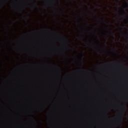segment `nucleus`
I'll list each match as a JSON object with an SVG mask.
<instances>
[{
    "mask_svg": "<svg viewBox=\"0 0 128 128\" xmlns=\"http://www.w3.org/2000/svg\"><path fill=\"white\" fill-rule=\"evenodd\" d=\"M123 12H124V14H126V18H125V20L126 22H127V24H128V15L126 14V11H124V10H123Z\"/></svg>",
    "mask_w": 128,
    "mask_h": 128,
    "instance_id": "nucleus-1",
    "label": "nucleus"
},
{
    "mask_svg": "<svg viewBox=\"0 0 128 128\" xmlns=\"http://www.w3.org/2000/svg\"><path fill=\"white\" fill-rule=\"evenodd\" d=\"M122 119H121L120 121L118 124H117V126H122Z\"/></svg>",
    "mask_w": 128,
    "mask_h": 128,
    "instance_id": "nucleus-2",
    "label": "nucleus"
},
{
    "mask_svg": "<svg viewBox=\"0 0 128 128\" xmlns=\"http://www.w3.org/2000/svg\"><path fill=\"white\" fill-rule=\"evenodd\" d=\"M65 44H66L67 48H68V40H65Z\"/></svg>",
    "mask_w": 128,
    "mask_h": 128,
    "instance_id": "nucleus-3",
    "label": "nucleus"
},
{
    "mask_svg": "<svg viewBox=\"0 0 128 128\" xmlns=\"http://www.w3.org/2000/svg\"><path fill=\"white\" fill-rule=\"evenodd\" d=\"M120 28L122 32V30H124V28Z\"/></svg>",
    "mask_w": 128,
    "mask_h": 128,
    "instance_id": "nucleus-4",
    "label": "nucleus"
},
{
    "mask_svg": "<svg viewBox=\"0 0 128 128\" xmlns=\"http://www.w3.org/2000/svg\"><path fill=\"white\" fill-rule=\"evenodd\" d=\"M81 64H84V62H82V59H81Z\"/></svg>",
    "mask_w": 128,
    "mask_h": 128,
    "instance_id": "nucleus-5",
    "label": "nucleus"
},
{
    "mask_svg": "<svg viewBox=\"0 0 128 128\" xmlns=\"http://www.w3.org/2000/svg\"><path fill=\"white\" fill-rule=\"evenodd\" d=\"M122 66L123 68H126V66H124V64H122Z\"/></svg>",
    "mask_w": 128,
    "mask_h": 128,
    "instance_id": "nucleus-6",
    "label": "nucleus"
},
{
    "mask_svg": "<svg viewBox=\"0 0 128 128\" xmlns=\"http://www.w3.org/2000/svg\"><path fill=\"white\" fill-rule=\"evenodd\" d=\"M121 116H122V118H124V114H122V115H121Z\"/></svg>",
    "mask_w": 128,
    "mask_h": 128,
    "instance_id": "nucleus-7",
    "label": "nucleus"
},
{
    "mask_svg": "<svg viewBox=\"0 0 128 128\" xmlns=\"http://www.w3.org/2000/svg\"><path fill=\"white\" fill-rule=\"evenodd\" d=\"M34 6H36V3H34Z\"/></svg>",
    "mask_w": 128,
    "mask_h": 128,
    "instance_id": "nucleus-8",
    "label": "nucleus"
},
{
    "mask_svg": "<svg viewBox=\"0 0 128 128\" xmlns=\"http://www.w3.org/2000/svg\"><path fill=\"white\" fill-rule=\"evenodd\" d=\"M126 8H128V4L126 3Z\"/></svg>",
    "mask_w": 128,
    "mask_h": 128,
    "instance_id": "nucleus-9",
    "label": "nucleus"
},
{
    "mask_svg": "<svg viewBox=\"0 0 128 128\" xmlns=\"http://www.w3.org/2000/svg\"><path fill=\"white\" fill-rule=\"evenodd\" d=\"M120 0H116V2H118V1H119Z\"/></svg>",
    "mask_w": 128,
    "mask_h": 128,
    "instance_id": "nucleus-10",
    "label": "nucleus"
},
{
    "mask_svg": "<svg viewBox=\"0 0 128 128\" xmlns=\"http://www.w3.org/2000/svg\"><path fill=\"white\" fill-rule=\"evenodd\" d=\"M116 6H118V3L116 4Z\"/></svg>",
    "mask_w": 128,
    "mask_h": 128,
    "instance_id": "nucleus-11",
    "label": "nucleus"
},
{
    "mask_svg": "<svg viewBox=\"0 0 128 128\" xmlns=\"http://www.w3.org/2000/svg\"><path fill=\"white\" fill-rule=\"evenodd\" d=\"M32 2H34V0H31Z\"/></svg>",
    "mask_w": 128,
    "mask_h": 128,
    "instance_id": "nucleus-12",
    "label": "nucleus"
},
{
    "mask_svg": "<svg viewBox=\"0 0 128 128\" xmlns=\"http://www.w3.org/2000/svg\"><path fill=\"white\" fill-rule=\"evenodd\" d=\"M118 22H120V20H118Z\"/></svg>",
    "mask_w": 128,
    "mask_h": 128,
    "instance_id": "nucleus-13",
    "label": "nucleus"
},
{
    "mask_svg": "<svg viewBox=\"0 0 128 128\" xmlns=\"http://www.w3.org/2000/svg\"><path fill=\"white\" fill-rule=\"evenodd\" d=\"M112 34V36H114V34L113 33H111Z\"/></svg>",
    "mask_w": 128,
    "mask_h": 128,
    "instance_id": "nucleus-14",
    "label": "nucleus"
},
{
    "mask_svg": "<svg viewBox=\"0 0 128 128\" xmlns=\"http://www.w3.org/2000/svg\"><path fill=\"white\" fill-rule=\"evenodd\" d=\"M96 38H97L98 40V37H96Z\"/></svg>",
    "mask_w": 128,
    "mask_h": 128,
    "instance_id": "nucleus-15",
    "label": "nucleus"
},
{
    "mask_svg": "<svg viewBox=\"0 0 128 128\" xmlns=\"http://www.w3.org/2000/svg\"><path fill=\"white\" fill-rule=\"evenodd\" d=\"M96 18V15H95Z\"/></svg>",
    "mask_w": 128,
    "mask_h": 128,
    "instance_id": "nucleus-16",
    "label": "nucleus"
},
{
    "mask_svg": "<svg viewBox=\"0 0 128 128\" xmlns=\"http://www.w3.org/2000/svg\"><path fill=\"white\" fill-rule=\"evenodd\" d=\"M26 20H28V18H26Z\"/></svg>",
    "mask_w": 128,
    "mask_h": 128,
    "instance_id": "nucleus-17",
    "label": "nucleus"
},
{
    "mask_svg": "<svg viewBox=\"0 0 128 128\" xmlns=\"http://www.w3.org/2000/svg\"><path fill=\"white\" fill-rule=\"evenodd\" d=\"M127 118L128 119V116H127Z\"/></svg>",
    "mask_w": 128,
    "mask_h": 128,
    "instance_id": "nucleus-18",
    "label": "nucleus"
},
{
    "mask_svg": "<svg viewBox=\"0 0 128 128\" xmlns=\"http://www.w3.org/2000/svg\"><path fill=\"white\" fill-rule=\"evenodd\" d=\"M87 44H88V43H87Z\"/></svg>",
    "mask_w": 128,
    "mask_h": 128,
    "instance_id": "nucleus-19",
    "label": "nucleus"
}]
</instances>
